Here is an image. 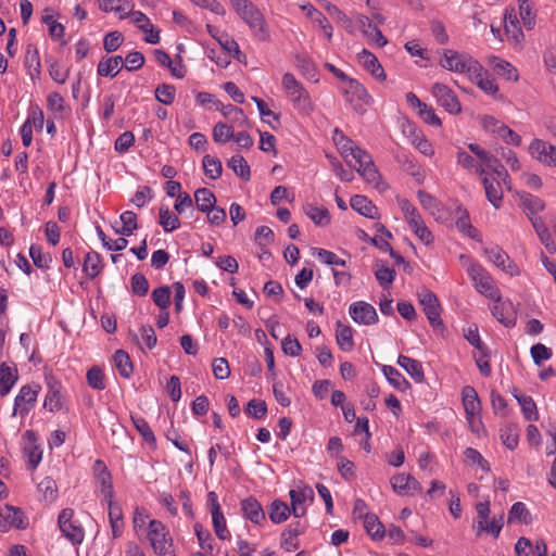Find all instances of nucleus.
<instances>
[{
  "label": "nucleus",
  "mask_w": 556,
  "mask_h": 556,
  "mask_svg": "<svg viewBox=\"0 0 556 556\" xmlns=\"http://www.w3.org/2000/svg\"><path fill=\"white\" fill-rule=\"evenodd\" d=\"M340 153L345 162L353 166L356 172L370 185L379 188L381 176L375 166L371 155L354 144V142L341 135L339 141H337Z\"/></svg>",
  "instance_id": "f257e3e1"
},
{
  "label": "nucleus",
  "mask_w": 556,
  "mask_h": 556,
  "mask_svg": "<svg viewBox=\"0 0 556 556\" xmlns=\"http://www.w3.org/2000/svg\"><path fill=\"white\" fill-rule=\"evenodd\" d=\"M230 4L255 38L260 41L270 40V31L265 16L254 3L249 0H230Z\"/></svg>",
  "instance_id": "f03ea898"
},
{
  "label": "nucleus",
  "mask_w": 556,
  "mask_h": 556,
  "mask_svg": "<svg viewBox=\"0 0 556 556\" xmlns=\"http://www.w3.org/2000/svg\"><path fill=\"white\" fill-rule=\"evenodd\" d=\"M459 258L462 262H468L467 273L471 278L476 290L488 299L498 303L502 299L501 291L495 286L492 276L486 271V269L480 264L470 261L466 255H460Z\"/></svg>",
  "instance_id": "7ed1b4c3"
},
{
  "label": "nucleus",
  "mask_w": 556,
  "mask_h": 556,
  "mask_svg": "<svg viewBox=\"0 0 556 556\" xmlns=\"http://www.w3.org/2000/svg\"><path fill=\"white\" fill-rule=\"evenodd\" d=\"M148 539L157 556H176L169 532L161 521L149 522Z\"/></svg>",
  "instance_id": "20e7f679"
},
{
  "label": "nucleus",
  "mask_w": 556,
  "mask_h": 556,
  "mask_svg": "<svg viewBox=\"0 0 556 556\" xmlns=\"http://www.w3.org/2000/svg\"><path fill=\"white\" fill-rule=\"evenodd\" d=\"M282 86L301 113L309 114L313 112V104L308 92L302 84L296 80L293 74L286 73L282 76Z\"/></svg>",
  "instance_id": "39448f33"
},
{
  "label": "nucleus",
  "mask_w": 556,
  "mask_h": 556,
  "mask_svg": "<svg viewBox=\"0 0 556 556\" xmlns=\"http://www.w3.org/2000/svg\"><path fill=\"white\" fill-rule=\"evenodd\" d=\"M419 304L422 306V311L427 316L429 324L432 328L437 329L443 326L441 319V305L438 296L428 289H422L417 293Z\"/></svg>",
  "instance_id": "423d86ee"
},
{
  "label": "nucleus",
  "mask_w": 556,
  "mask_h": 556,
  "mask_svg": "<svg viewBox=\"0 0 556 556\" xmlns=\"http://www.w3.org/2000/svg\"><path fill=\"white\" fill-rule=\"evenodd\" d=\"M344 84L343 94L345 101L350 103L356 112L362 111L365 105L369 104L370 96L361 83L350 77Z\"/></svg>",
  "instance_id": "0eeeda50"
},
{
  "label": "nucleus",
  "mask_w": 556,
  "mask_h": 556,
  "mask_svg": "<svg viewBox=\"0 0 556 556\" xmlns=\"http://www.w3.org/2000/svg\"><path fill=\"white\" fill-rule=\"evenodd\" d=\"M39 390V386H23L14 400L12 415L25 417L34 408Z\"/></svg>",
  "instance_id": "6e6552de"
},
{
  "label": "nucleus",
  "mask_w": 556,
  "mask_h": 556,
  "mask_svg": "<svg viewBox=\"0 0 556 556\" xmlns=\"http://www.w3.org/2000/svg\"><path fill=\"white\" fill-rule=\"evenodd\" d=\"M431 92L438 104L441 105L446 112L451 114H459L462 112V105L456 93L446 85L435 83L432 86Z\"/></svg>",
  "instance_id": "1a4fd4ad"
},
{
  "label": "nucleus",
  "mask_w": 556,
  "mask_h": 556,
  "mask_svg": "<svg viewBox=\"0 0 556 556\" xmlns=\"http://www.w3.org/2000/svg\"><path fill=\"white\" fill-rule=\"evenodd\" d=\"M74 511L70 508L63 509L59 515V527L63 535L73 544H80L84 540V529L73 521Z\"/></svg>",
  "instance_id": "9d476101"
},
{
  "label": "nucleus",
  "mask_w": 556,
  "mask_h": 556,
  "mask_svg": "<svg viewBox=\"0 0 556 556\" xmlns=\"http://www.w3.org/2000/svg\"><path fill=\"white\" fill-rule=\"evenodd\" d=\"M483 253L492 264H494L497 268L502 269L509 276L520 275L518 266L510 260L509 255L500 245L484 248Z\"/></svg>",
  "instance_id": "9b49d317"
},
{
  "label": "nucleus",
  "mask_w": 556,
  "mask_h": 556,
  "mask_svg": "<svg viewBox=\"0 0 556 556\" xmlns=\"http://www.w3.org/2000/svg\"><path fill=\"white\" fill-rule=\"evenodd\" d=\"M473 58L459 53L455 50L446 49L443 52V55L440 60V64L443 68L447 71H452L455 73L464 74L470 70L471 62H473Z\"/></svg>",
  "instance_id": "f8f14e48"
},
{
  "label": "nucleus",
  "mask_w": 556,
  "mask_h": 556,
  "mask_svg": "<svg viewBox=\"0 0 556 556\" xmlns=\"http://www.w3.org/2000/svg\"><path fill=\"white\" fill-rule=\"evenodd\" d=\"M349 314L355 323L361 325L370 326L378 323L376 308L365 301L352 303L349 307Z\"/></svg>",
  "instance_id": "ddd939ff"
},
{
  "label": "nucleus",
  "mask_w": 556,
  "mask_h": 556,
  "mask_svg": "<svg viewBox=\"0 0 556 556\" xmlns=\"http://www.w3.org/2000/svg\"><path fill=\"white\" fill-rule=\"evenodd\" d=\"M529 152L533 159L546 166H556V147L541 139L530 143Z\"/></svg>",
  "instance_id": "4468645a"
},
{
  "label": "nucleus",
  "mask_w": 556,
  "mask_h": 556,
  "mask_svg": "<svg viewBox=\"0 0 556 556\" xmlns=\"http://www.w3.org/2000/svg\"><path fill=\"white\" fill-rule=\"evenodd\" d=\"M24 440L25 443L23 445V453L24 457L26 459L27 467L30 470H34L42 458V451L40 450V446L37 445L36 441V434L31 430H27L24 433Z\"/></svg>",
  "instance_id": "2eb2a0df"
},
{
  "label": "nucleus",
  "mask_w": 556,
  "mask_h": 556,
  "mask_svg": "<svg viewBox=\"0 0 556 556\" xmlns=\"http://www.w3.org/2000/svg\"><path fill=\"white\" fill-rule=\"evenodd\" d=\"M504 21L505 33L508 37V40L515 46H520L525 40V35L519 26V20L514 9L506 11Z\"/></svg>",
  "instance_id": "dca6fc26"
},
{
  "label": "nucleus",
  "mask_w": 556,
  "mask_h": 556,
  "mask_svg": "<svg viewBox=\"0 0 556 556\" xmlns=\"http://www.w3.org/2000/svg\"><path fill=\"white\" fill-rule=\"evenodd\" d=\"M482 185L485 191L488 201L495 207L500 208L504 198L502 182L496 178H490L484 176L482 178Z\"/></svg>",
  "instance_id": "f3484780"
},
{
  "label": "nucleus",
  "mask_w": 556,
  "mask_h": 556,
  "mask_svg": "<svg viewBox=\"0 0 556 556\" xmlns=\"http://www.w3.org/2000/svg\"><path fill=\"white\" fill-rule=\"evenodd\" d=\"M11 527L17 529L24 528V520L20 509L5 505L0 509V530L8 531Z\"/></svg>",
  "instance_id": "a211bd4d"
},
{
  "label": "nucleus",
  "mask_w": 556,
  "mask_h": 556,
  "mask_svg": "<svg viewBox=\"0 0 556 556\" xmlns=\"http://www.w3.org/2000/svg\"><path fill=\"white\" fill-rule=\"evenodd\" d=\"M356 23L358 24L364 36L372 39L379 47L387 45V38L382 35L381 30L377 26L372 25L369 17L363 14H357Z\"/></svg>",
  "instance_id": "6ab92c4d"
},
{
  "label": "nucleus",
  "mask_w": 556,
  "mask_h": 556,
  "mask_svg": "<svg viewBox=\"0 0 556 556\" xmlns=\"http://www.w3.org/2000/svg\"><path fill=\"white\" fill-rule=\"evenodd\" d=\"M62 386L60 382L51 379L48 381V392L43 402V407L50 412H58L63 407V396L61 394Z\"/></svg>",
  "instance_id": "aec40b11"
},
{
  "label": "nucleus",
  "mask_w": 556,
  "mask_h": 556,
  "mask_svg": "<svg viewBox=\"0 0 556 556\" xmlns=\"http://www.w3.org/2000/svg\"><path fill=\"white\" fill-rule=\"evenodd\" d=\"M289 495L291 500V509L293 516L295 518L304 516L305 509L301 507V504H303L306 500H313V490L309 486H305L300 490H291Z\"/></svg>",
  "instance_id": "412c9836"
},
{
  "label": "nucleus",
  "mask_w": 556,
  "mask_h": 556,
  "mask_svg": "<svg viewBox=\"0 0 556 556\" xmlns=\"http://www.w3.org/2000/svg\"><path fill=\"white\" fill-rule=\"evenodd\" d=\"M351 207L358 214L375 219L378 218L377 206L365 195L356 194L350 200Z\"/></svg>",
  "instance_id": "4be33fe9"
},
{
  "label": "nucleus",
  "mask_w": 556,
  "mask_h": 556,
  "mask_svg": "<svg viewBox=\"0 0 556 556\" xmlns=\"http://www.w3.org/2000/svg\"><path fill=\"white\" fill-rule=\"evenodd\" d=\"M358 60L366 71L379 80L386 79V73L378 59L369 51L364 49L358 53Z\"/></svg>",
  "instance_id": "5701e85b"
},
{
  "label": "nucleus",
  "mask_w": 556,
  "mask_h": 556,
  "mask_svg": "<svg viewBox=\"0 0 556 556\" xmlns=\"http://www.w3.org/2000/svg\"><path fill=\"white\" fill-rule=\"evenodd\" d=\"M462 395L467 418L470 420L481 410V403L478 393L472 387L467 386L463 389Z\"/></svg>",
  "instance_id": "b1692460"
},
{
  "label": "nucleus",
  "mask_w": 556,
  "mask_h": 556,
  "mask_svg": "<svg viewBox=\"0 0 556 556\" xmlns=\"http://www.w3.org/2000/svg\"><path fill=\"white\" fill-rule=\"evenodd\" d=\"M489 64L497 76L503 77L506 80H518V71L509 62L497 56H492Z\"/></svg>",
  "instance_id": "393cba45"
},
{
  "label": "nucleus",
  "mask_w": 556,
  "mask_h": 556,
  "mask_svg": "<svg viewBox=\"0 0 556 556\" xmlns=\"http://www.w3.org/2000/svg\"><path fill=\"white\" fill-rule=\"evenodd\" d=\"M241 509L245 518L254 523H261L265 520V513L261 504L253 497H248L242 501Z\"/></svg>",
  "instance_id": "a878e982"
},
{
  "label": "nucleus",
  "mask_w": 556,
  "mask_h": 556,
  "mask_svg": "<svg viewBox=\"0 0 556 556\" xmlns=\"http://www.w3.org/2000/svg\"><path fill=\"white\" fill-rule=\"evenodd\" d=\"M397 364L415 380V382L420 383L425 380L422 365L419 361L400 355Z\"/></svg>",
  "instance_id": "bb28decb"
},
{
  "label": "nucleus",
  "mask_w": 556,
  "mask_h": 556,
  "mask_svg": "<svg viewBox=\"0 0 556 556\" xmlns=\"http://www.w3.org/2000/svg\"><path fill=\"white\" fill-rule=\"evenodd\" d=\"M531 224L545 249L554 254L556 252V244L553 241L548 228L541 217H531Z\"/></svg>",
  "instance_id": "cd10ccee"
},
{
  "label": "nucleus",
  "mask_w": 556,
  "mask_h": 556,
  "mask_svg": "<svg viewBox=\"0 0 556 556\" xmlns=\"http://www.w3.org/2000/svg\"><path fill=\"white\" fill-rule=\"evenodd\" d=\"M17 380V370L5 363L0 366V396L7 395Z\"/></svg>",
  "instance_id": "c85d7f7f"
},
{
  "label": "nucleus",
  "mask_w": 556,
  "mask_h": 556,
  "mask_svg": "<svg viewBox=\"0 0 556 556\" xmlns=\"http://www.w3.org/2000/svg\"><path fill=\"white\" fill-rule=\"evenodd\" d=\"M25 66L33 80L39 79L41 75V63L36 48L28 46L25 53Z\"/></svg>",
  "instance_id": "c756f323"
},
{
  "label": "nucleus",
  "mask_w": 556,
  "mask_h": 556,
  "mask_svg": "<svg viewBox=\"0 0 556 556\" xmlns=\"http://www.w3.org/2000/svg\"><path fill=\"white\" fill-rule=\"evenodd\" d=\"M520 201L530 219L538 217L536 215L545 208L544 201L530 193L520 194Z\"/></svg>",
  "instance_id": "7c9ffc66"
},
{
  "label": "nucleus",
  "mask_w": 556,
  "mask_h": 556,
  "mask_svg": "<svg viewBox=\"0 0 556 556\" xmlns=\"http://www.w3.org/2000/svg\"><path fill=\"white\" fill-rule=\"evenodd\" d=\"M336 339L339 348L342 351L349 352L354 348L353 331L350 326L343 325L341 321L337 323Z\"/></svg>",
  "instance_id": "2f4dec72"
},
{
  "label": "nucleus",
  "mask_w": 556,
  "mask_h": 556,
  "mask_svg": "<svg viewBox=\"0 0 556 556\" xmlns=\"http://www.w3.org/2000/svg\"><path fill=\"white\" fill-rule=\"evenodd\" d=\"M503 519L504 515L501 514L498 517H493L491 521H489V519L483 521H477L475 526V528L477 529V535H480L481 532H486L493 535L494 538H497L503 528Z\"/></svg>",
  "instance_id": "473e14b6"
},
{
  "label": "nucleus",
  "mask_w": 556,
  "mask_h": 556,
  "mask_svg": "<svg viewBox=\"0 0 556 556\" xmlns=\"http://www.w3.org/2000/svg\"><path fill=\"white\" fill-rule=\"evenodd\" d=\"M291 513L292 509H290L285 502L279 500L274 501L268 509L269 519L274 523H281L286 521Z\"/></svg>",
  "instance_id": "72a5a7b5"
},
{
  "label": "nucleus",
  "mask_w": 556,
  "mask_h": 556,
  "mask_svg": "<svg viewBox=\"0 0 556 556\" xmlns=\"http://www.w3.org/2000/svg\"><path fill=\"white\" fill-rule=\"evenodd\" d=\"M194 200L199 211L206 212L216 204L214 193L207 188H200L194 192Z\"/></svg>",
  "instance_id": "f704fd0d"
},
{
  "label": "nucleus",
  "mask_w": 556,
  "mask_h": 556,
  "mask_svg": "<svg viewBox=\"0 0 556 556\" xmlns=\"http://www.w3.org/2000/svg\"><path fill=\"white\" fill-rule=\"evenodd\" d=\"M160 225L164 231L172 232L180 227V220L177 215L168 210L166 206H161L159 210Z\"/></svg>",
  "instance_id": "c9c22d12"
},
{
  "label": "nucleus",
  "mask_w": 556,
  "mask_h": 556,
  "mask_svg": "<svg viewBox=\"0 0 556 556\" xmlns=\"http://www.w3.org/2000/svg\"><path fill=\"white\" fill-rule=\"evenodd\" d=\"M216 109L220 110L223 115L227 117L231 123L243 125L248 118L242 109L237 108L232 104L223 105L220 102H216Z\"/></svg>",
  "instance_id": "e433bc0d"
},
{
  "label": "nucleus",
  "mask_w": 556,
  "mask_h": 556,
  "mask_svg": "<svg viewBox=\"0 0 556 556\" xmlns=\"http://www.w3.org/2000/svg\"><path fill=\"white\" fill-rule=\"evenodd\" d=\"M101 268L102 266L100 255L94 251L88 252L85 256L83 266V270L86 273V275L90 279H93L100 274Z\"/></svg>",
  "instance_id": "4c0bfd02"
},
{
  "label": "nucleus",
  "mask_w": 556,
  "mask_h": 556,
  "mask_svg": "<svg viewBox=\"0 0 556 556\" xmlns=\"http://www.w3.org/2000/svg\"><path fill=\"white\" fill-rule=\"evenodd\" d=\"M122 227L115 228L117 235L125 237L131 236L132 232L138 228L137 215L131 211H126L119 216Z\"/></svg>",
  "instance_id": "58836bf2"
},
{
  "label": "nucleus",
  "mask_w": 556,
  "mask_h": 556,
  "mask_svg": "<svg viewBox=\"0 0 556 556\" xmlns=\"http://www.w3.org/2000/svg\"><path fill=\"white\" fill-rule=\"evenodd\" d=\"M382 372L388 381L397 390L404 391L409 387V382L393 366L384 365Z\"/></svg>",
  "instance_id": "ea45409f"
},
{
  "label": "nucleus",
  "mask_w": 556,
  "mask_h": 556,
  "mask_svg": "<svg viewBox=\"0 0 556 556\" xmlns=\"http://www.w3.org/2000/svg\"><path fill=\"white\" fill-rule=\"evenodd\" d=\"M364 528H365L366 532L374 540H380L386 534L383 525L379 521L378 517L374 514L365 516Z\"/></svg>",
  "instance_id": "a19ab883"
},
{
  "label": "nucleus",
  "mask_w": 556,
  "mask_h": 556,
  "mask_svg": "<svg viewBox=\"0 0 556 556\" xmlns=\"http://www.w3.org/2000/svg\"><path fill=\"white\" fill-rule=\"evenodd\" d=\"M514 396L516 397L519 405L521 406L525 418L527 420H538L539 414H538V409H536V404L534 403L532 397L522 395V394H516V393H514Z\"/></svg>",
  "instance_id": "79ce46f5"
},
{
  "label": "nucleus",
  "mask_w": 556,
  "mask_h": 556,
  "mask_svg": "<svg viewBox=\"0 0 556 556\" xmlns=\"http://www.w3.org/2000/svg\"><path fill=\"white\" fill-rule=\"evenodd\" d=\"M228 166L235 172L237 176L248 181L251 177L250 166L245 159L242 155H233L229 162Z\"/></svg>",
  "instance_id": "37998d69"
},
{
  "label": "nucleus",
  "mask_w": 556,
  "mask_h": 556,
  "mask_svg": "<svg viewBox=\"0 0 556 556\" xmlns=\"http://www.w3.org/2000/svg\"><path fill=\"white\" fill-rule=\"evenodd\" d=\"M375 276L383 289H389L395 279L396 273L393 268L377 263L375 268Z\"/></svg>",
  "instance_id": "c03bdc74"
},
{
  "label": "nucleus",
  "mask_w": 556,
  "mask_h": 556,
  "mask_svg": "<svg viewBox=\"0 0 556 556\" xmlns=\"http://www.w3.org/2000/svg\"><path fill=\"white\" fill-rule=\"evenodd\" d=\"M519 1V14L522 20V24L527 29H532L535 25V14L533 12L534 3L529 0Z\"/></svg>",
  "instance_id": "a18cd8bd"
},
{
  "label": "nucleus",
  "mask_w": 556,
  "mask_h": 556,
  "mask_svg": "<svg viewBox=\"0 0 556 556\" xmlns=\"http://www.w3.org/2000/svg\"><path fill=\"white\" fill-rule=\"evenodd\" d=\"M115 366L121 376L128 378L132 374V363L129 355L123 350H117L114 354Z\"/></svg>",
  "instance_id": "49530a36"
},
{
  "label": "nucleus",
  "mask_w": 556,
  "mask_h": 556,
  "mask_svg": "<svg viewBox=\"0 0 556 556\" xmlns=\"http://www.w3.org/2000/svg\"><path fill=\"white\" fill-rule=\"evenodd\" d=\"M46 63L48 65V71L50 77L60 85L65 84L66 79L68 78L70 71L63 70L61 64L53 60L52 58H49L46 60Z\"/></svg>",
  "instance_id": "de8ad7c7"
},
{
  "label": "nucleus",
  "mask_w": 556,
  "mask_h": 556,
  "mask_svg": "<svg viewBox=\"0 0 556 556\" xmlns=\"http://www.w3.org/2000/svg\"><path fill=\"white\" fill-rule=\"evenodd\" d=\"M500 433L501 440L507 448L514 450L517 447L519 442V434L516 426L506 425L500 430Z\"/></svg>",
  "instance_id": "09e8293b"
},
{
  "label": "nucleus",
  "mask_w": 556,
  "mask_h": 556,
  "mask_svg": "<svg viewBox=\"0 0 556 556\" xmlns=\"http://www.w3.org/2000/svg\"><path fill=\"white\" fill-rule=\"evenodd\" d=\"M530 513L527 509L526 505L521 502L515 503L509 513H508V522H522L525 525H528L530 522Z\"/></svg>",
  "instance_id": "8fccbe9b"
},
{
  "label": "nucleus",
  "mask_w": 556,
  "mask_h": 556,
  "mask_svg": "<svg viewBox=\"0 0 556 556\" xmlns=\"http://www.w3.org/2000/svg\"><path fill=\"white\" fill-rule=\"evenodd\" d=\"M465 338L472 346L478 350L479 353L483 354L484 356L490 355L488 346L480 340L478 327L476 325L469 326L466 329Z\"/></svg>",
  "instance_id": "3c124183"
},
{
  "label": "nucleus",
  "mask_w": 556,
  "mask_h": 556,
  "mask_svg": "<svg viewBox=\"0 0 556 556\" xmlns=\"http://www.w3.org/2000/svg\"><path fill=\"white\" fill-rule=\"evenodd\" d=\"M325 9L327 11V13L333 17L336 21H338L339 23L342 24V26L349 31V33H353L354 31V26H353V22L350 17L346 16V14L344 12H342L337 5L334 4H331V3H327L325 5Z\"/></svg>",
  "instance_id": "603ef678"
},
{
  "label": "nucleus",
  "mask_w": 556,
  "mask_h": 556,
  "mask_svg": "<svg viewBox=\"0 0 556 556\" xmlns=\"http://www.w3.org/2000/svg\"><path fill=\"white\" fill-rule=\"evenodd\" d=\"M152 300L161 311L168 308L170 304V289L167 286H162L152 291Z\"/></svg>",
  "instance_id": "864d4df0"
},
{
  "label": "nucleus",
  "mask_w": 556,
  "mask_h": 556,
  "mask_svg": "<svg viewBox=\"0 0 556 556\" xmlns=\"http://www.w3.org/2000/svg\"><path fill=\"white\" fill-rule=\"evenodd\" d=\"M305 213L317 226H325L330 222L329 212L325 207L308 205Z\"/></svg>",
  "instance_id": "5fc2aeb1"
},
{
  "label": "nucleus",
  "mask_w": 556,
  "mask_h": 556,
  "mask_svg": "<svg viewBox=\"0 0 556 556\" xmlns=\"http://www.w3.org/2000/svg\"><path fill=\"white\" fill-rule=\"evenodd\" d=\"M204 173L212 179H217L223 172L222 162L211 155H205L202 161Z\"/></svg>",
  "instance_id": "6e6d98bb"
},
{
  "label": "nucleus",
  "mask_w": 556,
  "mask_h": 556,
  "mask_svg": "<svg viewBox=\"0 0 556 556\" xmlns=\"http://www.w3.org/2000/svg\"><path fill=\"white\" fill-rule=\"evenodd\" d=\"M408 128L413 136L412 142L416 147V149L425 155H432L433 154L432 146L426 139V137L422 134H417L414 125H408Z\"/></svg>",
  "instance_id": "4d7b16f0"
},
{
  "label": "nucleus",
  "mask_w": 556,
  "mask_h": 556,
  "mask_svg": "<svg viewBox=\"0 0 556 556\" xmlns=\"http://www.w3.org/2000/svg\"><path fill=\"white\" fill-rule=\"evenodd\" d=\"M176 89L173 85L161 84L155 89V98L159 102L170 105L175 100Z\"/></svg>",
  "instance_id": "13d9d810"
},
{
  "label": "nucleus",
  "mask_w": 556,
  "mask_h": 556,
  "mask_svg": "<svg viewBox=\"0 0 556 556\" xmlns=\"http://www.w3.org/2000/svg\"><path fill=\"white\" fill-rule=\"evenodd\" d=\"M132 424L143 440L149 444H155V437L148 422L142 417H131Z\"/></svg>",
  "instance_id": "bf43d9fd"
},
{
  "label": "nucleus",
  "mask_w": 556,
  "mask_h": 556,
  "mask_svg": "<svg viewBox=\"0 0 556 556\" xmlns=\"http://www.w3.org/2000/svg\"><path fill=\"white\" fill-rule=\"evenodd\" d=\"M131 292L138 296H144L149 291V281L141 273L131 276Z\"/></svg>",
  "instance_id": "052dcab7"
},
{
  "label": "nucleus",
  "mask_w": 556,
  "mask_h": 556,
  "mask_svg": "<svg viewBox=\"0 0 556 556\" xmlns=\"http://www.w3.org/2000/svg\"><path fill=\"white\" fill-rule=\"evenodd\" d=\"M233 134L232 127L224 123H217L213 128V139L217 143L227 142L232 139Z\"/></svg>",
  "instance_id": "680f3d73"
},
{
  "label": "nucleus",
  "mask_w": 556,
  "mask_h": 556,
  "mask_svg": "<svg viewBox=\"0 0 556 556\" xmlns=\"http://www.w3.org/2000/svg\"><path fill=\"white\" fill-rule=\"evenodd\" d=\"M267 405L264 401L261 400H251L248 402L245 407V414L255 418L262 419L266 416Z\"/></svg>",
  "instance_id": "e2e57ef3"
},
{
  "label": "nucleus",
  "mask_w": 556,
  "mask_h": 556,
  "mask_svg": "<svg viewBox=\"0 0 556 556\" xmlns=\"http://www.w3.org/2000/svg\"><path fill=\"white\" fill-rule=\"evenodd\" d=\"M87 381L94 390L105 389L104 375L98 366H93L87 371Z\"/></svg>",
  "instance_id": "0e129e2a"
},
{
  "label": "nucleus",
  "mask_w": 556,
  "mask_h": 556,
  "mask_svg": "<svg viewBox=\"0 0 556 556\" xmlns=\"http://www.w3.org/2000/svg\"><path fill=\"white\" fill-rule=\"evenodd\" d=\"M38 491L43 495L45 500L53 501L56 497V483L50 478L46 477L38 483Z\"/></svg>",
  "instance_id": "69168bd1"
},
{
  "label": "nucleus",
  "mask_w": 556,
  "mask_h": 556,
  "mask_svg": "<svg viewBox=\"0 0 556 556\" xmlns=\"http://www.w3.org/2000/svg\"><path fill=\"white\" fill-rule=\"evenodd\" d=\"M212 521L217 538L220 540H227L229 538V531L227 530L226 519L223 511L212 514Z\"/></svg>",
  "instance_id": "338daca9"
},
{
  "label": "nucleus",
  "mask_w": 556,
  "mask_h": 556,
  "mask_svg": "<svg viewBox=\"0 0 556 556\" xmlns=\"http://www.w3.org/2000/svg\"><path fill=\"white\" fill-rule=\"evenodd\" d=\"M530 353L535 365H541L542 362L549 359L553 355L552 350L542 343L532 345Z\"/></svg>",
  "instance_id": "774afa93"
}]
</instances>
